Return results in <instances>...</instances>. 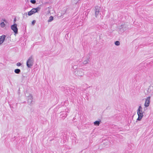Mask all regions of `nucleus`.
Instances as JSON below:
<instances>
[{
    "instance_id": "nucleus-26",
    "label": "nucleus",
    "mask_w": 153,
    "mask_h": 153,
    "mask_svg": "<svg viewBox=\"0 0 153 153\" xmlns=\"http://www.w3.org/2000/svg\"><path fill=\"white\" fill-rule=\"evenodd\" d=\"M21 64L19 62H18L16 64L17 66H21Z\"/></svg>"
},
{
    "instance_id": "nucleus-7",
    "label": "nucleus",
    "mask_w": 153,
    "mask_h": 153,
    "mask_svg": "<svg viewBox=\"0 0 153 153\" xmlns=\"http://www.w3.org/2000/svg\"><path fill=\"white\" fill-rule=\"evenodd\" d=\"M11 29L13 31L14 34L16 35L18 33V29L17 27V25L14 23L12 25L11 27Z\"/></svg>"
},
{
    "instance_id": "nucleus-20",
    "label": "nucleus",
    "mask_w": 153,
    "mask_h": 153,
    "mask_svg": "<svg viewBox=\"0 0 153 153\" xmlns=\"http://www.w3.org/2000/svg\"><path fill=\"white\" fill-rule=\"evenodd\" d=\"M114 44L116 45L119 46L120 45V42L119 41H117L115 42Z\"/></svg>"
},
{
    "instance_id": "nucleus-5",
    "label": "nucleus",
    "mask_w": 153,
    "mask_h": 153,
    "mask_svg": "<svg viewBox=\"0 0 153 153\" xmlns=\"http://www.w3.org/2000/svg\"><path fill=\"white\" fill-rule=\"evenodd\" d=\"M40 8L41 7L40 6H39L36 8H33L31 10L28 12V15L29 16H30L34 13L38 12L40 10Z\"/></svg>"
},
{
    "instance_id": "nucleus-4",
    "label": "nucleus",
    "mask_w": 153,
    "mask_h": 153,
    "mask_svg": "<svg viewBox=\"0 0 153 153\" xmlns=\"http://www.w3.org/2000/svg\"><path fill=\"white\" fill-rule=\"evenodd\" d=\"M25 96L28 97L27 102L28 104L31 105L33 104L32 102L33 100V96L31 94H28L26 92L25 93Z\"/></svg>"
},
{
    "instance_id": "nucleus-21",
    "label": "nucleus",
    "mask_w": 153,
    "mask_h": 153,
    "mask_svg": "<svg viewBox=\"0 0 153 153\" xmlns=\"http://www.w3.org/2000/svg\"><path fill=\"white\" fill-rule=\"evenodd\" d=\"M28 14L27 13H24L23 15V18H26L27 17Z\"/></svg>"
},
{
    "instance_id": "nucleus-15",
    "label": "nucleus",
    "mask_w": 153,
    "mask_h": 153,
    "mask_svg": "<svg viewBox=\"0 0 153 153\" xmlns=\"http://www.w3.org/2000/svg\"><path fill=\"white\" fill-rule=\"evenodd\" d=\"M75 136L76 135H75L74 136H72L71 138L72 142L73 143H76V138L75 137Z\"/></svg>"
},
{
    "instance_id": "nucleus-31",
    "label": "nucleus",
    "mask_w": 153,
    "mask_h": 153,
    "mask_svg": "<svg viewBox=\"0 0 153 153\" xmlns=\"http://www.w3.org/2000/svg\"><path fill=\"white\" fill-rule=\"evenodd\" d=\"M78 61L77 62V63H76L75 64L76 65H77V64H78Z\"/></svg>"
},
{
    "instance_id": "nucleus-11",
    "label": "nucleus",
    "mask_w": 153,
    "mask_h": 153,
    "mask_svg": "<svg viewBox=\"0 0 153 153\" xmlns=\"http://www.w3.org/2000/svg\"><path fill=\"white\" fill-rule=\"evenodd\" d=\"M153 90V86L151 85H150L147 91V94H148L152 92V91Z\"/></svg>"
},
{
    "instance_id": "nucleus-14",
    "label": "nucleus",
    "mask_w": 153,
    "mask_h": 153,
    "mask_svg": "<svg viewBox=\"0 0 153 153\" xmlns=\"http://www.w3.org/2000/svg\"><path fill=\"white\" fill-rule=\"evenodd\" d=\"M101 123V120L99 119L98 120L96 121L94 123V124L96 126H98Z\"/></svg>"
},
{
    "instance_id": "nucleus-28",
    "label": "nucleus",
    "mask_w": 153,
    "mask_h": 153,
    "mask_svg": "<svg viewBox=\"0 0 153 153\" xmlns=\"http://www.w3.org/2000/svg\"><path fill=\"white\" fill-rule=\"evenodd\" d=\"M2 20H3L4 22H5V23L7 22V21L5 19H2Z\"/></svg>"
},
{
    "instance_id": "nucleus-10",
    "label": "nucleus",
    "mask_w": 153,
    "mask_h": 153,
    "mask_svg": "<svg viewBox=\"0 0 153 153\" xmlns=\"http://www.w3.org/2000/svg\"><path fill=\"white\" fill-rule=\"evenodd\" d=\"M6 37V36L4 35H3L1 36H0V45H1L3 43Z\"/></svg>"
},
{
    "instance_id": "nucleus-12",
    "label": "nucleus",
    "mask_w": 153,
    "mask_h": 153,
    "mask_svg": "<svg viewBox=\"0 0 153 153\" xmlns=\"http://www.w3.org/2000/svg\"><path fill=\"white\" fill-rule=\"evenodd\" d=\"M90 58V57L89 56H88L87 57V58L86 59L85 61H84L83 62V64L84 65H86L87 64V63H89V62H90V61L89 60V59Z\"/></svg>"
},
{
    "instance_id": "nucleus-29",
    "label": "nucleus",
    "mask_w": 153,
    "mask_h": 153,
    "mask_svg": "<svg viewBox=\"0 0 153 153\" xmlns=\"http://www.w3.org/2000/svg\"><path fill=\"white\" fill-rule=\"evenodd\" d=\"M16 18H15L14 19V20H13V22L14 23H15L16 22Z\"/></svg>"
},
{
    "instance_id": "nucleus-8",
    "label": "nucleus",
    "mask_w": 153,
    "mask_h": 153,
    "mask_svg": "<svg viewBox=\"0 0 153 153\" xmlns=\"http://www.w3.org/2000/svg\"><path fill=\"white\" fill-rule=\"evenodd\" d=\"M150 97H149L146 99L144 104V106L146 107H147L149 106L150 103Z\"/></svg>"
},
{
    "instance_id": "nucleus-3",
    "label": "nucleus",
    "mask_w": 153,
    "mask_h": 153,
    "mask_svg": "<svg viewBox=\"0 0 153 153\" xmlns=\"http://www.w3.org/2000/svg\"><path fill=\"white\" fill-rule=\"evenodd\" d=\"M74 74L76 76H82L84 75V72L82 69H77L74 71Z\"/></svg>"
},
{
    "instance_id": "nucleus-9",
    "label": "nucleus",
    "mask_w": 153,
    "mask_h": 153,
    "mask_svg": "<svg viewBox=\"0 0 153 153\" xmlns=\"http://www.w3.org/2000/svg\"><path fill=\"white\" fill-rule=\"evenodd\" d=\"M126 27L124 24L121 25L119 26V29L121 31L124 32L126 30Z\"/></svg>"
},
{
    "instance_id": "nucleus-6",
    "label": "nucleus",
    "mask_w": 153,
    "mask_h": 153,
    "mask_svg": "<svg viewBox=\"0 0 153 153\" xmlns=\"http://www.w3.org/2000/svg\"><path fill=\"white\" fill-rule=\"evenodd\" d=\"M33 61L32 56H30L27 61V66L28 68H31L33 65Z\"/></svg>"
},
{
    "instance_id": "nucleus-1",
    "label": "nucleus",
    "mask_w": 153,
    "mask_h": 153,
    "mask_svg": "<svg viewBox=\"0 0 153 153\" xmlns=\"http://www.w3.org/2000/svg\"><path fill=\"white\" fill-rule=\"evenodd\" d=\"M94 11L95 16L97 18L101 20L103 19L105 13L103 10L100 7L96 6L95 7Z\"/></svg>"
},
{
    "instance_id": "nucleus-17",
    "label": "nucleus",
    "mask_w": 153,
    "mask_h": 153,
    "mask_svg": "<svg viewBox=\"0 0 153 153\" xmlns=\"http://www.w3.org/2000/svg\"><path fill=\"white\" fill-rule=\"evenodd\" d=\"M72 68L74 69H75L76 70L77 69V66L76 65H74V63H72Z\"/></svg>"
},
{
    "instance_id": "nucleus-24",
    "label": "nucleus",
    "mask_w": 153,
    "mask_h": 153,
    "mask_svg": "<svg viewBox=\"0 0 153 153\" xmlns=\"http://www.w3.org/2000/svg\"><path fill=\"white\" fill-rule=\"evenodd\" d=\"M36 22V20H34L32 22V24L33 25H34L35 24V23Z\"/></svg>"
},
{
    "instance_id": "nucleus-19",
    "label": "nucleus",
    "mask_w": 153,
    "mask_h": 153,
    "mask_svg": "<svg viewBox=\"0 0 153 153\" xmlns=\"http://www.w3.org/2000/svg\"><path fill=\"white\" fill-rule=\"evenodd\" d=\"M0 25L1 27H4L6 25L5 24L4 22H2L0 24Z\"/></svg>"
},
{
    "instance_id": "nucleus-32",
    "label": "nucleus",
    "mask_w": 153,
    "mask_h": 153,
    "mask_svg": "<svg viewBox=\"0 0 153 153\" xmlns=\"http://www.w3.org/2000/svg\"><path fill=\"white\" fill-rule=\"evenodd\" d=\"M87 99L88 100L89 98H88V97H87Z\"/></svg>"
},
{
    "instance_id": "nucleus-18",
    "label": "nucleus",
    "mask_w": 153,
    "mask_h": 153,
    "mask_svg": "<svg viewBox=\"0 0 153 153\" xmlns=\"http://www.w3.org/2000/svg\"><path fill=\"white\" fill-rule=\"evenodd\" d=\"M53 17L51 16L49 17V19L48 20V22H51L53 20Z\"/></svg>"
},
{
    "instance_id": "nucleus-23",
    "label": "nucleus",
    "mask_w": 153,
    "mask_h": 153,
    "mask_svg": "<svg viewBox=\"0 0 153 153\" xmlns=\"http://www.w3.org/2000/svg\"><path fill=\"white\" fill-rule=\"evenodd\" d=\"M30 2L33 4H35L36 3V1L35 0H31Z\"/></svg>"
},
{
    "instance_id": "nucleus-2",
    "label": "nucleus",
    "mask_w": 153,
    "mask_h": 153,
    "mask_svg": "<svg viewBox=\"0 0 153 153\" xmlns=\"http://www.w3.org/2000/svg\"><path fill=\"white\" fill-rule=\"evenodd\" d=\"M137 114L138 115V118H137V120L140 121L142 119L143 117V108L141 106L139 107L137 110Z\"/></svg>"
},
{
    "instance_id": "nucleus-27",
    "label": "nucleus",
    "mask_w": 153,
    "mask_h": 153,
    "mask_svg": "<svg viewBox=\"0 0 153 153\" xmlns=\"http://www.w3.org/2000/svg\"><path fill=\"white\" fill-rule=\"evenodd\" d=\"M129 149V148H127L126 149V151L125 152L126 153H129V151L128 150V149Z\"/></svg>"
},
{
    "instance_id": "nucleus-16",
    "label": "nucleus",
    "mask_w": 153,
    "mask_h": 153,
    "mask_svg": "<svg viewBox=\"0 0 153 153\" xmlns=\"http://www.w3.org/2000/svg\"><path fill=\"white\" fill-rule=\"evenodd\" d=\"M15 73L16 74H19L21 72V70L19 69H16L14 71Z\"/></svg>"
},
{
    "instance_id": "nucleus-25",
    "label": "nucleus",
    "mask_w": 153,
    "mask_h": 153,
    "mask_svg": "<svg viewBox=\"0 0 153 153\" xmlns=\"http://www.w3.org/2000/svg\"><path fill=\"white\" fill-rule=\"evenodd\" d=\"M65 112H66L68 113H69V110L68 109V108H66L65 109Z\"/></svg>"
},
{
    "instance_id": "nucleus-30",
    "label": "nucleus",
    "mask_w": 153,
    "mask_h": 153,
    "mask_svg": "<svg viewBox=\"0 0 153 153\" xmlns=\"http://www.w3.org/2000/svg\"><path fill=\"white\" fill-rule=\"evenodd\" d=\"M88 93L86 94V96L88 97Z\"/></svg>"
},
{
    "instance_id": "nucleus-13",
    "label": "nucleus",
    "mask_w": 153,
    "mask_h": 153,
    "mask_svg": "<svg viewBox=\"0 0 153 153\" xmlns=\"http://www.w3.org/2000/svg\"><path fill=\"white\" fill-rule=\"evenodd\" d=\"M62 113V114H60V117L64 119L67 117V114L65 112H63Z\"/></svg>"
},
{
    "instance_id": "nucleus-22",
    "label": "nucleus",
    "mask_w": 153,
    "mask_h": 153,
    "mask_svg": "<svg viewBox=\"0 0 153 153\" xmlns=\"http://www.w3.org/2000/svg\"><path fill=\"white\" fill-rule=\"evenodd\" d=\"M79 88L80 90L81 91H83V90H86V88H83L82 86L80 87H79Z\"/></svg>"
}]
</instances>
